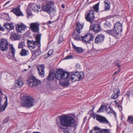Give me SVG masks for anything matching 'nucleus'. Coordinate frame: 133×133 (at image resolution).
I'll use <instances>...</instances> for the list:
<instances>
[{
	"label": "nucleus",
	"instance_id": "1",
	"mask_svg": "<svg viewBox=\"0 0 133 133\" xmlns=\"http://www.w3.org/2000/svg\"><path fill=\"white\" fill-rule=\"evenodd\" d=\"M59 122L57 121L56 124L58 128L63 132H69V127L75 126L76 125L75 120L71 116L63 115L59 118Z\"/></svg>",
	"mask_w": 133,
	"mask_h": 133
},
{
	"label": "nucleus",
	"instance_id": "2",
	"mask_svg": "<svg viewBox=\"0 0 133 133\" xmlns=\"http://www.w3.org/2000/svg\"><path fill=\"white\" fill-rule=\"evenodd\" d=\"M54 5L53 2H49L42 6V10L51 16H53L56 13V9L53 7Z\"/></svg>",
	"mask_w": 133,
	"mask_h": 133
},
{
	"label": "nucleus",
	"instance_id": "3",
	"mask_svg": "<svg viewBox=\"0 0 133 133\" xmlns=\"http://www.w3.org/2000/svg\"><path fill=\"white\" fill-rule=\"evenodd\" d=\"M34 101V98L32 96H25L22 102L21 105L23 107L30 108L33 106Z\"/></svg>",
	"mask_w": 133,
	"mask_h": 133
},
{
	"label": "nucleus",
	"instance_id": "4",
	"mask_svg": "<svg viewBox=\"0 0 133 133\" xmlns=\"http://www.w3.org/2000/svg\"><path fill=\"white\" fill-rule=\"evenodd\" d=\"M41 35L40 34L36 35V41L37 42L38 45V49L32 51V57L33 59L37 57L39 55V51L40 50V40L41 39Z\"/></svg>",
	"mask_w": 133,
	"mask_h": 133
},
{
	"label": "nucleus",
	"instance_id": "5",
	"mask_svg": "<svg viewBox=\"0 0 133 133\" xmlns=\"http://www.w3.org/2000/svg\"><path fill=\"white\" fill-rule=\"evenodd\" d=\"M57 79H68L70 75V73L66 71H63L61 69H58L57 71Z\"/></svg>",
	"mask_w": 133,
	"mask_h": 133
},
{
	"label": "nucleus",
	"instance_id": "6",
	"mask_svg": "<svg viewBox=\"0 0 133 133\" xmlns=\"http://www.w3.org/2000/svg\"><path fill=\"white\" fill-rule=\"evenodd\" d=\"M29 79H27L28 85L30 87H35L41 84V81L34 77L32 76L29 78Z\"/></svg>",
	"mask_w": 133,
	"mask_h": 133
},
{
	"label": "nucleus",
	"instance_id": "7",
	"mask_svg": "<svg viewBox=\"0 0 133 133\" xmlns=\"http://www.w3.org/2000/svg\"><path fill=\"white\" fill-rule=\"evenodd\" d=\"M84 77V75L83 72H77L71 74L70 79L72 81H79L82 79Z\"/></svg>",
	"mask_w": 133,
	"mask_h": 133
},
{
	"label": "nucleus",
	"instance_id": "8",
	"mask_svg": "<svg viewBox=\"0 0 133 133\" xmlns=\"http://www.w3.org/2000/svg\"><path fill=\"white\" fill-rule=\"evenodd\" d=\"M94 37L91 34H87L81 37V41L86 44L90 43L93 40Z\"/></svg>",
	"mask_w": 133,
	"mask_h": 133
},
{
	"label": "nucleus",
	"instance_id": "9",
	"mask_svg": "<svg viewBox=\"0 0 133 133\" xmlns=\"http://www.w3.org/2000/svg\"><path fill=\"white\" fill-rule=\"evenodd\" d=\"M8 42L7 40L2 39L0 43V49L3 51H6L8 49Z\"/></svg>",
	"mask_w": 133,
	"mask_h": 133
},
{
	"label": "nucleus",
	"instance_id": "10",
	"mask_svg": "<svg viewBox=\"0 0 133 133\" xmlns=\"http://www.w3.org/2000/svg\"><path fill=\"white\" fill-rule=\"evenodd\" d=\"M94 18V11L92 10L90 11L85 16V19L86 20L91 23L92 22Z\"/></svg>",
	"mask_w": 133,
	"mask_h": 133
},
{
	"label": "nucleus",
	"instance_id": "11",
	"mask_svg": "<svg viewBox=\"0 0 133 133\" xmlns=\"http://www.w3.org/2000/svg\"><path fill=\"white\" fill-rule=\"evenodd\" d=\"M37 68L39 75L41 77H44V65L43 64L38 65L37 66Z\"/></svg>",
	"mask_w": 133,
	"mask_h": 133
},
{
	"label": "nucleus",
	"instance_id": "12",
	"mask_svg": "<svg viewBox=\"0 0 133 133\" xmlns=\"http://www.w3.org/2000/svg\"><path fill=\"white\" fill-rule=\"evenodd\" d=\"M39 25L37 23H31L30 25V28L33 32L38 33L39 31Z\"/></svg>",
	"mask_w": 133,
	"mask_h": 133
},
{
	"label": "nucleus",
	"instance_id": "13",
	"mask_svg": "<svg viewBox=\"0 0 133 133\" xmlns=\"http://www.w3.org/2000/svg\"><path fill=\"white\" fill-rule=\"evenodd\" d=\"M96 120L100 123L105 124L109 123L108 121L105 117L99 115H97L96 116Z\"/></svg>",
	"mask_w": 133,
	"mask_h": 133
},
{
	"label": "nucleus",
	"instance_id": "14",
	"mask_svg": "<svg viewBox=\"0 0 133 133\" xmlns=\"http://www.w3.org/2000/svg\"><path fill=\"white\" fill-rule=\"evenodd\" d=\"M40 8V6L37 5L36 4L34 3H30L29 5L27 11L28 10L31 9L34 11L38 12V9Z\"/></svg>",
	"mask_w": 133,
	"mask_h": 133
},
{
	"label": "nucleus",
	"instance_id": "15",
	"mask_svg": "<svg viewBox=\"0 0 133 133\" xmlns=\"http://www.w3.org/2000/svg\"><path fill=\"white\" fill-rule=\"evenodd\" d=\"M106 32V33L108 34L109 35L116 38H118L119 36V35L115 29L108 30H107Z\"/></svg>",
	"mask_w": 133,
	"mask_h": 133
},
{
	"label": "nucleus",
	"instance_id": "16",
	"mask_svg": "<svg viewBox=\"0 0 133 133\" xmlns=\"http://www.w3.org/2000/svg\"><path fill=\"white\" fill-rule=\"evenodd\" d=\"M90 29H91L95 33L98 32L101 30V28L100 25L98 24H94L91 25L90 26Z\"/></svg>",
	"mask_w": 133,
	"mask_h": 133
},
{
	"label": "nucleus",
	"instance_id": "17",
	"mask_svg": "<svg viewBox=\"0 0 133 133\" xmlns=\"http://www.w3.org/2000/svg\"><path fill=\"white\" fill-rule=\"evenodd\" d=\"M122 25L119 22H117L115 25V29L119 35V33L121 32L122 30Z\"/></svg>",
	"mask_w": 133,
	"mask_h": 133
},
{
	"label": "nucleus",
	"instance_id": "18",
	"mask_svg": "<svg viewBox=\"0 0 133 133\" xmlns=\"http://www.w3.org/2000/svg\"><path fill=\"white\" fill-rule=\"evenodd\" d=\"M57 71L56 73L50 72L46 79L49 81L53 80L55 78L57 79Z\"/></svg>",
	"mask_w": 133,
	"mask_h": 133
},
{
	"label": "nucleus",
	"instance_id": "19",
	"mask_svg": "<svg viewBox=\"0 0 133 133\" xmlns=\"http://www.w3.org/2000/svg\"><path fill=\"white\" fill-rule=\"evenodd\" d=\"M104 38V35H98L95 39V42L96 43L102 42L103 41Z\"/></svg>",
	"mask_w": 133,
	"mask_h": 133
},
{
	"label": "nucleus",
	"instance_id": "20",
	"mask_svg": "<svg viewBox=\"0 0 133 133\" xmlns=\"http://www.w3.org/2000/svg\"><path fill=\"white\" fill-rule=\"evenodd\" d=\"M21 76L19 77L17 80L15 81V86L17 87H21L23 84V82L21 80Z\"/></svg>",
	"mask_w": 133,
	"mask_h": 133
},
{
	"label": "nucleus",
	"instance_id": "21",
	"mask_svg": "<svg viewBox=\"0 0 133 133\" xmlns=\"http://www.w3.org/2000/svg\"><path fill=\"white\" fill-rule=\"evenodd\" d=\"M11 11L17 16H21L22 15V13L21 11L20 8H19L16 7L13 9Z\"/></svg>",
	"mask_w": 133,
	"mask_h": 133
},
{
	"label": "nucleus",
	"instance_id": "22",
	"mask_svg": "<svg viewBox=\"0 0 133 133\" xmlns=\"http://www.w3.org/2000/svg\"><path fill=\"white\" fill-rule=\"evenodd\" d=\"M25 26L22 24L21 25H18L16 27V30L17 32H21L26 28Z\"/></svg>",
	"mask_w": 133,
	"mask_h": 133
},
{
	"label": "nucleus",
	"instance_id": "23",
	"mask_svg": "<svg viewBox=\"0 0 133 133\" xmlns=\"http://www.w3.org/2000/svg\"><path fill=\"white\" fill-rule=\"evenodd\" d=\"M59 83L62 86L66 87L69 84L68 79H61L59 81Z\"/></svg>",
	"mask_w": 133,
	"mask_h": 133
},
{
	"label": "nucleus",
	"instance_id": "24",
	"mask_svg": "<svg viewBox=\"0 0 133 133\" xmlns=\"http://www.w3.org/2000/svg\"><path fill=\"white\" fill-rule=\"evenodd\" d=\"M119 94V90L117 89H115L113 93L111 96V98L114 99H116L118 97Z\"/></svg>",
	"mask_w": 133,
	"mask_h": 133
},
{
	"label": "nucleus",
	"instance_id": "25",
	"mask_svg": "<svg viewBox=\"0 0 133 133\" xmlns=\"http://www.w3.org/2000/svg\"><path fill=\"white\" fill-rule=\"evenodd\" d=\"M76 25V30L77 31L78 33L80 34L81 32V29H82L84 25L83 24H81L79 23H78Z\"/></svg>",
	"mask_w": 133,
	"mask_h": 133
},
{
	"label": "nucleus",
	"instance_id": "26",
	"mask_svg": "<svg viewBox=\"0 0 133 133\" xmlns=\"http://www.w3.org/2000/svg\"><path fill=\"white\" fill-rule=\"evenodd\" d=\"M4 26L5 27L6 29L9 30L13 29L14 28V26L12 24L8 23L4 24Z\"/></svg>",
	"mask_w": 133,
	"mask_h": 133
},
{
	"label": "nucleus",
	"instance_id": "27",
	"mask_svg": "<svg viewBox=\"0 0 133 133\" xmlns=\"http://www.w3.org/2000/svg\"><path fill=\"white\" fill-rule=\"evenodd\" d=\"M5 98L6 101L4 105L2 106L1 107V106H0V112L2 111H4L7 106L8 101L7 98V97H6Z\"/></svg>",
	"mask_w": 133,
	"mask_h": 133
},
{
	"label": "nucleus",
	"instance_id": "28",
	"mask_svg": "<svg viewBox=\"0 0 133 133\" xmlns=\"http://www.w3.org/2000/svg\"><path fill=\"white\" fill-rule=\"evenodd\" d=\"M72 46L74 49L77 52L80 53L83 51L82 48L81 47H77L74 44H72Z\"/></svg>",
	"mask_w": 133,
	"mask_h": 133
},
{
	"label": "nucleus",
	"instance_id": "29",
	"mask_svg": "<svg viewBox=\"0 0 133 133\" xmlns=\"http://www.w3.org/2000/svg\"><path fill=\"white\" fill-rule=\"evenodd\" d=\"M20 35L17 34L15 33H13L10 36V38H13L15 40H18L19 39Z\"/></svg>",
	"mask_w": 133,
	"mask_h": 133
},
{
	"label": "nucleus",
	"instance_id": "30",
	"mask_svg": "<svg viewBox=\"0 0 133 133\" xmlns=\"http://www.w3.org/2000/svg\"><path fill=\"white\" fill-rule=\"evenodd\" d=\"M9 51L12 54L13 57H14L15 54V53L16 50L15 48L12 45H11L10 46V49H9Z\"/></svg>",
	"mask_w": 133,
	"mask_h": 133
},
{
	"label": "nucleus",
	"instance_id": "31",
	"mask_svg": "<svg viewBox=\"0 0 133 133\" xmlns=\"http://www.w3.org/2000/svg\"><path fill=\"white\" fill-rule=\"evenodd\" d=\"M74 38L77 41H81V37L80 35L78 34H76L75 35L73 34Z\"/></svg>",
	"mask_w": 133,
	"mask_h": 133
},
{
	"label": "nucleus",
	"instance_id": "32",
	"mask_svg": "<svg viewBox=\"0 0 133 133\" xmlns=\"http://www.w3.org/2000/svg\"><path fill=\"white\" fill-rule=\"evenodd\" d=\"M108 0H105L104 1L105 3V10H108L110 8V5L109 3H108Z\"/></svg>",
	"mask_w": 133,
	"mask_h": 133
},
{
	"label": "nucleus",
	"instance_id": "33",
	"mask_svg": "<svg viewBox=\"0 0 133 133\" xmlns=\"http://www.w3.org/2000/svg\"><path fill=\"white\" fill-rule=\"evenodd\" d=\"M35 43L36 41H34L32 40V41L28 40V41L27 44L29 48H31L32 46L33 45V44H34Z\"/></svg>",
	"mask_w": 133,
	"mask_h": 133
},
{
	"label": "nucleus",
	"instance_id": "34",
	"mask_svg": "<svg viewBox=\"0 0 133 133\" xmlns=\"http://www.w3.org/2000/svg\"><path fill=\"white\" fill-rule=\"evenodd\" d=\"M27 52L25 49H22L20 52V55L22 56H25L27 55Z\"/></svg>",
	"mask_w": 133,
	"mask_h": 133
},
{
	"label": "nucleus",
	"instance_id": "35",
	"mask_svg": "<svg viewBox=\"0 0 133 133\" xmlns=\"http://www.w3.org/2000/svg\"><path fill=\"white\" fill-rule=\"evenodd\" d=\"M99 5V3H98L93 6V9L96 12H98V11Z\"/></svg>",
	"mask_w": 133,
	"mask_h": 133
},
{
	"label": "nucleus",
	"instance_id": "36",
	"mask_svg": "<svg viewBox=\"0 0 133 133\" xmlns=\"http://www.w3.org/2000/svg\"><path fill=\"white\" fill-rule=\"evenodd\" d=\"M104 106L102 105L99 109L97 111V112L99 113L103 112L104 110Z\"/></svg>",
	"mask_w": 133,
	"mask_h": 133
},
{
	"label": "nucleus",
	"instance_id": "37",
	"mask_svg": "<svg viewBox=\"0 0 133 133\" xmlns=\"http://www.w3.org/2000/svg\"><path fill=\"white\" fill-rule=\"evenodd\" d=\"M127 121L130 123H133V117L129 116L128 117Z\"/></svg>",
	"mask_w": 133,
	"mask_h": 133
},
{
	"label": "nucleus",
	"instance_id": "38",
	"mask_svg": "<svg viewBox=\"0 0 133 133\" xmlns=\"http://www.w3.org/2000/svg\"><path fill=\"white\" fill-rule=\"evenodd\" d=\"M36 43H35L34 44H33V45L32 46V47H31L32 48H29L30 49H34L36 47V46H37L38 47V45H37V42L36 41ZM38 48V47L37 48Z\"/></svg>",
	"mask_w": 133,
	"mask_h": 133
},
{
	"label": "nucleus",
	"instance_id": "39",
	"mask_svg": "<svg viewBox=\"0 0 133 133\" xmlns=\"http://www.w3.org/2000/svg\"><path fill=\"white\" fill-rule=\"evenodd\" d=\"M101 133H109L108 129H103L100 130Z\"/></svg>",
	"mask_w": 133,
	"mask_h": 133
},
{
	"label": "nucleus",
	"instance_id": "40",
	"mask_svg": "<svg viewBox=\"0 0 133 133\" xmlns=\"http://www.w3.org/2000/svg\"><path fill=\"white\" fill-rule=\"evenodd\" d=\"M9 119V118L8 117H6V118H5L4 119L3 122V124H4L6 123L8 121Z\"/></svg>",
	"mask_w": 133,
	"mask_h": 133
},
{
	"label": "nucleus",
	"instance_id": "41",
	"mask_svg": "<svg viewBox=\"0 0 133 133\" xmlns=\"http://www.w3.org/2000/svg\"><path fill=\"white\" fill-rule=\"evenodd\" d=\"M24 45V43L23 42H20L18 45V47L19 48H22Z\"/></svg>",
	"mask_w": 133,
	"mask_h": 133
},
{
	"label": "nucleus",
	"instance_id": "42",
	"mask_svg": "<svg viewBox=\"0 0 133 133\" xmlns=\"http://www.w3.org/2000/svg\"><path fill=\"white\" fill-rule=\"evenodd\" d=\"M73 58V57L72 55H68L65 57L64 58V59H71Z\"/></svg>",
	"mask_w": 133,
	"mask_h": 133
},
{
	"label": "nucleus",
	"instance_id": "43",
	"mask_svg": "<svg viewBox=\"0 0 133 133\" xmlns=\"http://www.w3.org/2000/svg\"><path fill=\"white\" fill-rule=\"evenodd\" d=\"M109 109H110V111L109 112H108V113L109 114L110 113H113L115 116H116V113L113 110L111 109L109 107Z\"/></svg>",
	"mask_w": 133,
	"mask_h": 133
},
{
	"label": "nucleus",
	"instance_id": "44",
	"mask_svg": "<svg viewBox=\"0 0 133 133\" xmlns=\"http://www.w3.org/2000/svg\"><path fill=\"white\" fill-rule=\"evenodd\" d=\"M63 41V38L62 36H60L58 38V42L60 43H61Z\"/></svg>",
	"mask_w": 133,
	"mask_h": 133
},
{
	"label": "nucleus",
	"instance_id": "45",
	"mask_svg": "<svg viewBox=\"0 0 133 133\" xmlns=\"http://www.w3.org/2000/svg\"><path fill=\"white\" fill-rule=\"evenodd\" d=\"M53 50H50L48 53V57L51 55H52L53 52Z\"/></svg>",
	"mask_w": 133,
	"mask_h": 133
},
{
	"label": "nucleus",
	"instance_id": "46",
	"mask_svg": "<svg viewBox=\"0 0 133 133\" xmlns=\"http://www.w3.org/2000/svg\"><path fill=\"white\" fill-rule=\"evenodd\" d=\"M130 94V91H128L126 93L125 95H127L128 97L129 98Z\"/></svg>",
	"mask_w": 133,
	"mask_h": 133
},
{
	"label": "nucleus",
	"instance_id": "47",
	"mask_svg": "<svg viewBox=\"0 0 133 133\" xmlns=\"http://www.w3.org/2000/svg\"><path fill=\"white\" fill-rule=\"evenodd\" d=\"M121 70L120 68H119L118 70L116 71H115L113 75H115L116 74L118 73L119 72L121 71Z\"/></svg>",
	"mask_w": 133,
	"mask_h": 133
},
{
	"label": "nucleus",
	"instance_id": "48",
	"mask_svg": "<svg viewBox=\"0 0 133 133\" xmlns=\"http://www.w3.org/2000/svg\"><path fill=\"white\" fill-rule=\"evenodd\" d=\"M115 64L117 66V67H118L119 68H120V67L121 66V65L119 64V63L118 62L116 63H115Z\"/></svg>",
	"mask_w": 133,
	"mask_h": 133
},
{
	"label": "nucleus",
	"instance_id": "49",
	"mask_svg": "<svg viewBox=\"0 0 133 133\" xmlns=\"http://www.w3.org/2000/svg\"><path fill=\"white\" fill-rule=\"evenodd\" d=\"M94 129L95 130H99V131H100V129L99 128L97 127H94Z\"/></svg>",
	"mask_w": 133,
	"mask_h": 133
},
{
	"label": "nucleus",
	"instance_id": "50",
	"mask_svg": "<svg viewBox=\"0 0 133 133\" xmlns=\"http://www.w3.org/2000/svg\"><path fill=\"white\" fill-rule=\"evenodd\" d=\"M0 30L2 31H4V29L0 25Z\"/></svg>",
	"mask_w": 133,
	"mask_h": 133
},
{
	"label": "nucleus",
	"instance_id": "51",
	"mask_svg": "<svg viewBox=\"0 0 133 133\" xmlns=\"http://www.w3.org/2000/svg\"><path fill=\"white\" fill-rule=\"evenodd\" d=\"M10 2V1H9L7 2H6L4 5L3 6H5L7 4H9Z\"/></svg>",
	"mask_w": 133,
	"mask_h": 133
},
{
	"label": "nucleus",
	"instance_id": "52",
	"mask_svg": "<svg viewBox=\"0 0 133 133\" xmlns=\"http://www.w3.org/2000/svg\"><path fill=\"white\" fill-rule=\"evenodd\" d=\"M118 108L119 109H122V107L121 106H119L118 107ZM119 110H120V109H119Z\"/></svg>",
	"mask_w": 133,
	"mask_h": 133
},
{
	"label": "nucleus",
	"instance_id": "53",
	"mask_svg": "<svg viewBox=\"0 0 133 133\" xmlns=\"http://www.w3.org/2000/svg\"><path fill=\"white\" fill-rule=\"evenodd\" d=\"M86 120H87V118L86 117H85L84 119V121H86Z\"/></svg>",
	"mask_w": 133,
	"mask_h": 133
},
{
	"label": "nucleus",
	"instance_id": "54",
	"mask_svg": "<svg viewBox=\"0 0 133 133\" xmlns=\"http://www.w3.org/2000/svg\"><path fill=\"white\" fill-rule=\"evenodd\" d=\"M96 133H101V132L100 131H98L96 132Z\"/></svg>",
	"mask_w": 133,
	"mask_h": 133
},
{
	"label": "nucleus",
	"instance_id": "55",
	"mask_svg": "<svg viewBox=\"0 0 133 133\" xmlns=\"http://www.w3.org/2000/svg\"><path fill=\"white\" fill-rule=\"evenodd\" d=\"M62 7L63 8H64V6L63 5H62Z\"/></svg>",
	"mask_w": 133,
	"mask_h": 133
},
{
	"label": "nucleus",
	"instance_id": "56",
	"mask_svg": "<svg viewBox=\"0 0 133 133\" xmlns=\"http://www.w3.org/2000/svg\"><path fill=\"white\" fill-rule=\"evenodd\" d=\"M92 117L94 119H95V116H92Z\"/></svg>",
	"mask_w": 133,
	"mask_h": 133
},
{
	"label": "nucleus",
	"instance_id": "57",
	"mask_svg": "<svg viewBox=\"0 0 133 133\" xmlns=\"http://www.w3.org/2000/svg\"><path fill=\"white\" fill-rule=\"evenodd\" d=\"M27 71V70L26 69H24L23 71H22V72H24V71Z\"/></svg>",
	"mask_w": 133,
	"mask_h": 133
},
{
	"label": "nucleus",
	"instance_id": "58",
	"mask_svg": "<svg viewBox=\"0 0 133 133\" xmlns=\"http://www.w3.org/2000/svg\"><path fill=\"white\" fill-rule=\"evenodd\" d=\"M48 23H49V24H51V23L52 22L51 21H49L48 22Z\"/></svg>",
	"mask_w": 133,
	"mask_h": 133
},
{
	"label": "nucleus",
	"instance_id": "59",
	"mask_svg": "<svg viewBox=\"0 0 133 133\" xmlns=\"http://www.w3.org/2000/svg\"><path fill=\"white\" fill-rule=\"evenodd\" d=\"M1 98H0V106H1Z\"/></svg>",
	"mask_w": 133,
	"mask_h": 133
},
{
	"label": "nucleus",
	"instance_id": "60",
	"mask_svg": "<svg viewBox=\"0 0 133 133\" xmlns=\"http://www.w3.org/2000/svg\"><path fill=\"white\" fill-rule=\"evenodd\" d=\"M28 67H29V68H31V66H30V65H29L28 66Z\"/></svg>",
	"mask_w": 133,
	"mask_h": 133
},
{
	"label": "nucleus",
	"instance_id": "61",
	"mask_svg": "<svg viewBox=\"0 0 133 133\" xmlns=\"http://www.w3.org/2000/svg\"><path fill=\"white\" fill-rule=\"evenodd\" d=\"M1 93H2V92H1V90L0 89V94H1Z\"/></svg>",
	"mask_w": 133,
	"mask_h": 133
}]
</instances>
